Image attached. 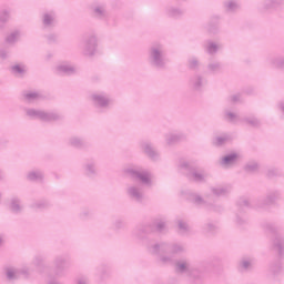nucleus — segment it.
Returning <instances> with one entry per match:
<instances>
[{"instance_id":"nucleus-1","label":"nucleus","mask_w":284,"mask_h":284,"mask_svg":"<svg viewBox=\"0 0 284 284\" xmlns=\"http://www.w3.org/2000/svg\"><path fill=\"white\" fill-rule=\"evenodd\" d=\"M232 159H234V156L225 158V159H224V161H225V163H229V162H230V160H232Z\"/></svg>"}]
</instances>
